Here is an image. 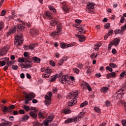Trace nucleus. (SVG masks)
Masks as SVG:
<instances>
[{
    "label": "nucleus",
    "instance_id": "obj_1",
    "mask_svg": "<svg viewBox=\"0 0 126 126\" xmlns=\"http://www.w3.org/2000/svg\"><path fill=\"white\" fill-rule=\"evenodd\" d=\"M77 96H78V93L77 92H71L70 93L69 97L70 99H72V100H71V102L68 103V106L72 107L74 104L77 103V100L76 99V97H77Z\"/></svg>",
    "mask_w": 126,
    "mask_h": 126
},
{
    "label": "nucleus",
    "instance_id": "obj_2",
    "mask_svg": "<svg viewBox=\"0 0 126 126\" xmlns=\"http://www.w3.org/2000/svg\"><path fill=\"white\" fill-rule=\"evenodd\" d=\"M19 65L21 68H30L33 66V63L30 61V57H28L25 63H20Z\"/></svg>",
    "mask_w": 126,
    "mask_h": 126
},
{
    "label": "nucleus",
    "instance_id": "obj_3",
    "mask_svg": "<svg viewBox=\"0 0 126 126\" xmlns=\"http://www.w3.org/2000/svg\"><path fill=\"white\" fill-rule=\"evenodd\" d=\"M121 40L118 38H114L113 41H112L111 42L109 43L108 45V50H111L112 47L113 46H115V47H117L120 44V41Z\"/></svg>",
    "mask_w": 126,
    "mask_h": 126
},
{
    "label": "nucleus",
    "instance_id": "obj_4",
    "mask_svg": "<svg viewBox=\"0 0 126 126\" xmlns=\"http://www.w3.org/2000/svg\"><path fill=\"white\" fill-rule=\"evenodd\" d=\"M94 5H95V4L94 3H91V2H89L87 4V12H88L89 13H91L92 14H94L95 12H94Z\"/></svg>",
    "mask_w": 126,
    "mask_h": 126
},
{
    "label": "nucleus",
    "instance_id": "obj_5",
    "mask_svg": "<svg viewBox=\"0 0 126 126\" xmlns=\"http://www.w3.org/2000/svg\"><path fill=\"white\" fill-rule=\"evenodd\" d=\"M52 92H50L45 95V104L47 106H50L51 105V98H52Z\"/></svg>",
    "mask_w": 126,
    "mask_h": 126
},
{
    "label": "nucleus",
    "instance_id": "obj_6",
    "mask_svg": "<svg viewBox=\"0 0 126 126\" xmlns=\"http://www.w3.org/2000/svg\"><path fill=\"white\" fill-rule=\"evenodd\" d=\"M15 43L17 46H20L23 44V39L22 35H17L15 37Z\"/></svg>",
    "mask_w": 126,
    "mask_h": 126
},
{
    "label": "nucleus",
    "instance_id": "obj_7",
    "mask_svg": "<svg viewBox=\"0 0 126 126\" xmlns=\"http://www.w3.org/2000/svg\"><path fill=\"white\" fill-rule=\"evenodd\" d=\"M75 45H76V42H73L70 44L61 42L60 43V47L62 49H66L67 48H70V47H73V46H75Z\"/></svg>",
    "mask_w": 126,
    "mask_h": 126
},
{
    "label": "nucleus",
    "instance_id": "obj_8",
    "mask_svg": "<svg viewBox=\"0 0 126 126\" xmlns=\"http://www.w3.org/2000/svg\"><path fill=\"white\" fill-rule=\"evenodd\" d=\"M9 50V45H6L3 47L2 49H0V56H2L4 55H6Z\"/></svg>",
    "mask_w": 126,
    "mask_h": 126
},
{
    "label": "nucleus",
    "instance_id": "obj_9",
    "mask_svg": "<svg viewBox=\"0 0 126 126\" xmlns=\"http://www.w3.org/2000/svg\"><path fill=\"white\" fill-rule=\"evenodd\" d=\"M83 117H84V112L80 113L78 116L73 118L74 120V123H78L79 121L81 120V118H83Z\"/></svg>",
    "mask_w": 126,
    "mask_h": 126
},
{
    "label": "nucleus",
    "instance_id": "obj_10",
    "mask_svg": "<svg viewBox=\"0 0 126 126\" xmlns=\"http://www.w3.org/2000/svg\"><path fill=\"white\" fill-rule=\"evenodd\" d=\"M62 7L64 12H68L69 11V6H68L67 2H63Z\"/></svg>",
    "mask_w": 126,
    "mask_h": 126
},
{
    "label": "nucleus",
    "instance_id": "obj_11",
    "mask_svg": "<svg viewBox=\"0 0 126 126\" xmlns=\"http://www.w3.org/2000/svg\"><path fill=\"white\" fill-rule=\"evenodd\" d=\"M75 82V79L74 77L73 76H70V78L68 80H67V82H66L65 85H72L73 83Z\"/></svg>",
    "mask_w": 126,
    "mask_h": 126
},
{
    "label": "nucleus",
    "instance_id": "obj_12",
    "mask_svg": "<svg viewBox=\"0 0 126 126\" xmlns=\"http://www.w3.org/2000/svg\"><path fill=\"white\" fill-rule=\"evenodd\" d=\"M81 87H82L83 89H86V88H87L88 91H92L91 87H90L89 84L86 83V82H83V83L81 84Z\"/></svg>",
    "mask_w": 126,
    "mask_h": 126
},
{
    "label": "nucleus",
    "instance_id": "obj_13",
    "mask_svg": "<svg viewBox=\"0 0 126 126\" xmlns=\"http://www.w3.org/2000/svg\"><path fill=\"white\" fill-rule=\"evenodd\" d=\"M35 97H36V95L33 93H31L29 94L26 95V99L29 100V101H31L32 99H34Z\"/></svg>",
    "mask_w": 126,
    "mask_h": 126
},
{
    "label": "nucleus",
    "instance_id": "obj_14",
    "mask_svg": "<svg viewBox=\"0 0 126 126\" xmlns=\"http://www.w3.org/2000/svg\"><path fill=\"white\" fill-rule=\"evenodd\" d=\"M116 75H117V74H116V72H112L108 73L106 75V77L108 79H110V78H115V77H116Z\"/></svg>",
    "mask_w": 126,
    "mask_h": 126
},
{
    "label": "nucleus",
    "instance_id": "obj_15",
    "mask_svg": "<svg viewBox=\"0 0 126 126\" xmlns=\"http://www.w3.org/2000/svg\"><path fill=\"white\" fill-rule=\"evenodd\" d=\"M32 62L34 63H41V59L37 57H33L32 58Z\"/></svg>",
    "mask_w": 126,
    "mask_h": 126
},
{
    "label": "nucleus",
    "instance_id": "obj_16",
    "mask_svg": "<svg viewBox=\"0 0 126 126\" xmlns=\"http://www.w3.org/2000/svg\"><path fill=\"white\" fill-rule=\"evenodd\" d=\"M76 38H78L79 42H84L86 40V37L84 35L76 34Z\"/></svg>",
    "mask_w": 126,
    "mask_h": 126
},
{
    "label": "nucleus",
    "instance_id": "obj_17",
    "mask_svg": "<svg viewBox=\"0 0 126 126\" xmlns=\"http://www.w3.org/2000/svg\"><path fill=\"white\" fill-rule=\"evenodd\" d=\"M57 32L59 34V33H61L62 30H63V25H62V23H58L57 25Z\"/></svg>",
    "mask_w": 126,
    "mask_h": 126
},
{
    "label": "nucleus",
    "instance_id": "obj_18",
    "mask_svg": "<svg viewBox=\"0 0 126 126\" xmlns=\"http://www.w3.org/2000/svg\"><path fill=\"white\" fill-rule=\"evenodd\" d=\"M123 92H124V89H120L118 92L117 98L118 99H121V98L123 97V94H124Z\"/></svg>",
    "mask_w": 126,
    "mask_h": 126
},
{
    "label": "nucleus",
    "instance_id": "obj_19",
    "mask_svg": "<svg viewBox=\"0 0 126 126\" xmlns=\"http://www.w3.org/2000/svg\"><path fill=\"white\" fill-rule=\"evenodd\" d=\"M63 75V73H61L60 75H58V74H56L55 75V76H52L51 79V82H54V81H56V79L57 78H59V77H61L62 75Z\"/></svg>",
    "mask_w": 126,
    "mask_h": 126
},
{
    "label": "nucleus",
    "instance_id": "obj_20",
    "mask_svg": "<svg viewBox=\"0 0 126 126\" xmlns=\"http://www.w3.org/2000/svg\"><path fill=\"white\" fill-rule=\"evenodd\" d=\"M67 76L63 75L61 79V82L63 84H66V82L67 81Z\"/></svg>",
    "mask_w": 126,
    "mask_h": 126
},
{
    "label": "nucleus",
    "instance_id": "obj_21",
    "mask_svg": "<svg viewBox=\"0 0 126 126\" xmlns=\"http://www.w3.org/2000/svg\"><path fill=\"white\" fill-rule=\"evenodd\" d=\"M34 48H35V44H30L29 46H24L25 50H34Z\"/></svg>",
    "mask_w": 126,
    "mask_h": 126
},
{
    "label": "nucleus",
    "instance_id": "obj_22",
    "mask_svg": "<svg viewBox=\"0 0 126 126\" xmlns=\"http://www.w3.org/2000/svg\"><path fill=\"white\" fill-rule=\"evenodd\" d=\"M44 14L49 19H52L53 18V14L50 11H47L45 12Z\"/></svg>",
    "mask_w": 126,
    "mask_h": 126
},
{
    "label": "nucleus",
    "instance_id": "obj_23",
    "mask_svg": "<svg viewBox=\"0 0 126 126\" xmlns=\"http://www.w3.org/2000/svg\"><path fill=\"white\" fill-rule=\"evenodd\" d=\"M2 111L4 114H6V113H8L9 111H10V108H8L5 106H3L1 107Z\"/></svg>",
    "mask_w": 126,
    "mask_h": 126
},
{
    "label": "nucleus",
    "instance_id": "obj_24",
    "mask_svg": "<svg viewBox=\"0 0 126 126\" xmlns=\"http://www.w3.org/2000/svg\"><path fill=\"white\" fill-rule=\"evenodd\" d=\"M31 117H32L33 119H36L37 118V114H36V111L31 110L30 112Z\"/></svg>",
    "mask_w": 126,
    "mask_h": 126
},
{
    "label": "nucleus",
    "instance_id": "obj_25",
    "mask_svg": "<svg viewBox=\"0 0 126 126\" xmlns=\"http://www.w3.org/2000/svg\"><path fill=\"white\" fill-rule=\"evenodd\" d=\"M50 36H51V37H53V38H55L56 36H59L60 35V33L58 32L53 31L51 33L49 34Z\"/></svg>",
    "mask_w": 126,
    "mask_h": 126
},
{
    "label": "nucleus",
    "instance_id": "obj_26",
    "mask_svg": "<svg viewBox=\"0 0 126 126\" xmlns=\"http://www.w3.org/2000/svg\"><path fill=\"white\" fill-rule=\"evenodd\" d=\"M62 113H63L65 115L67 114H70L71 113V110L68 108L64 109L62 110Z\"/></svg>",
    "mask_w": 126,
    "mask_h": 126
},
{
    "label": "nucleus",
    "instance_id": "obj_27",
    "mask_svg": "<svg viewBox=\"0 0 126 126\" xmlns=\"http://www.w3.org/2000/svg\"><path fill=\"white\" fill-rule=\"evenodd\" d=\"M58 23V21H57V20H55V19H53L51 21H50V25L51 26H55V25H57Z\"/></svg>",
    "mask_w": 126,
    "mask_h": 126
},
{
    "label": "nucleus",
    "instance_id": "obj_28",
    "mask_svg": "<svg viewBox=\"0 0 126 126\" xmlns=\"http://www.w3.org/2000/svg\"><path fill=\"white\" fill-rule=\"evenodd\" d=\"M48 7L50 9V10H51V11H53V13H57V10H56V8H55V7H54V6L49 5L48 6Z\"/></svg>",
    "mask_w": 126,
    "mask_h": 126
},
{
    "label": "nucleus",
    "instance_id": "obj_29",
    "mask_svg": "<svg viewBox=\"0 0 126 126\" xmlns=\"http://www.w3.org/2000/svg\"><path fill=\"white\" fill-rule=\"evenodd\" d=\"M54 118H55V115H54V114H51L48 116V118H47V121H48V122H52Z\"/></svg>",
    "mask_w": 126,
    "mask_h": 126
},
{
    "label": "nucleus",
    "instance_id": "obj_30",
    "mask_svg": "<svg viewBox=\"0 0 126 126\" xmlns=\"http://www.w3.org/2000/svg\"><path fill=\"white\" fill-rule=\"evenodd\" d=\"M47 73H48V74H50L51 75V73L53 72V69L51 67H48L46 68V71Z\"/></svg>",
    "mask_w": 126,
    "mask_h": 126
},
{
    "label": "nucleus",
    "instance_id": "obj_31",
    "mask_svg": "<svg viewBox=\"0 0 126 126\" xmlns=\"http://www.w3.org/2000/svg\"><path fill=\"white\" fill-rule=\"evenodd\" d=\"M74 121L73 118L68 119L65 121L64 124H70V123H73Z\"/></svg>",
    "mask_w": 126,
    "mask_h": 126
},
{
    "label": "nucleus",
    "instance_id": "obj_32",
    "mask_svg": "<svg viewBox=\"0 0 126 126\" xmlns=\"http://www.w3.org/2000/svg\"><path fill=\"white\" fill-rule=\"evenodd\" d=\"M108 90H109V88L103 87L101 89L100 91L103 93H106V92H108Z\"/></svg>",
    "mask_w": 126,
    "mask_h": 126
},
{
    "label": "nucleus",
    "instance_id": "obj_33",
    "mask_svg": "<svg viewBox=\"0 0 126 126\" xmlns=\"http://www.w3.org/2000/svg\"><path fill=\"white\" fill-rule=\"evenodd\" d=\"M16 28H17V27L15 26L12 30H10L8 33L9 34H13V33H15Z\"/></svg>",
    "mask_w": 126,
    "mask_h": 126
},
{
    "label": "nucleus",
    "instance_id": "obj_34",
    "mask_svg": "<svg viewBox=\"0 0 126 126\" xmlns=\"http://www.w3.org/2000/svg\"><path fill=\"white\" fill-rule=\"evenodd\" d=\"M86 31L84 30L83 28H79V34H85Z\"/></svg>",
    "mask_w": 126,
    "mask_h": 126
},
{
    "label": "nucleus",
    "instance_id": "obj_35",
    "mask_svg": "<svg viewBox=\"0 0 126 126\" xmlns=\"http://www.w3.org/2000/svg\"><path fill=\"white\" fill-rule=\"evenodd\" d=\"M125 76H126V71H123L120 75V79H122V78H124Z\"/></svg>",
    "mask_w": 126,
    "mask_h": 126
},
{
    "label": "nucleus",
    "instance_id": "obj_36",
    "mask_svg": "<svg viewBox=\"0 0 126 126\" xmlns=\"http://www.w3.org/2000/svg\"><path fill=\"white\" fill-rule=\"evenodd\" d=\"M26 59H24V58H19L18 59V62L19 63H25V62H26Z\"/></svg>",
    "mask_w": 126,
    "mask_h": 126
},
{
    "label": "nucleus",
    "instance_id": "obj_37",
    "mask_svg": "<svg viewBox=\"0 0 126 126\" xmlns=\"http://www.w3.org/2000/svg\"><path fill=\"white\" fill-rule=\"evenodd\" d=\"M50 75H51L50 74L45 72V73L42 75V77L43 78H49L50 77Z\"/></svg>",
    "mask_w": 126,
    "mask_h": 126
},
{
    "label": "nucleus",
    "instance_id": "obj_38",
    "mask_svg": "<svg viewBox=\"0 0 126 126\" xmlns=\"http://www.w3.org/2000/svg\"><path fill=\"white\" fill-rule=\"evenodd\" d=\"M97 56L98 54L97 53H94L91 54V58L93 59H96Z\"/></svg>",
    "mask_w": 126,
    "mask_h": 126
},
{
    "label": "nucleus",
    "instance_id": "obj_39",
    "mask_svg": "<svg viewBox=\"0 0 126 126\" xmlns=\"http://www.w3.org/2000/svg\"><path fill=\"white\" fill-rule=\"evenodd\" d=\"M94 111L98 114H101V109L98 107H94Z\"/></svg>",
    "mask_w": 126,
    "mask_h": 126
},
{
    "label": "nucleus",
    "instance_id": "obj_40",
    "mask_svg": "<svg viewBox=\"0 0 126 126\" xmlns=\"http://www.w3.org/2000/svg\"><path fill=\"white\" fill-rule=\"evenodd\" d=\"M30 33L32 36L34 35H37V32L34 29H32L30 31Z\"/></svg>",
    "mask_w": 126,
    "mask_h": 126
},
{
    "label": "nucleus",
    "instance_id": "obj_41",
    "mask_svg": "<svg viewBox=\"0 0 126 126\" xmlns=\"http://www.w3.org/2000/svg\"><path fill=\"white\" fill-rule=\"evenodd\" d=\"M24 110H25L26 112H29L30 111V107L27 105H24L23 107Z\"/></svg>",
    "mask_w": 126,
    "mask_h": 126
},
{
    "label": "nucleus",
    "instance_id": "obj_42",
    "mask_svg": "<svg viewBox=\"0 0 126 126\" xmlns=\"http://www.w3.org/2000/svg\"><path fill=\"white\" fill-rule=\"evenodd\" d=\"M18 29H19V30H23L24 28H25V27L23 25H19L17 27Z\"/></svg>",
    "mask_w": 126,
    "mask_h": 126
},
{
    "label": "nucleus",
    "instance_id": "obj_43",
    "mask_svg": "<svg viewBox=\"0 0 126 126\" xmlns=\"http://www.w3.org/2000/svg\"><path fill=\"white\" fill-rule=\"evenodd\" d=\"M87 105H88V102L85 101L81 104L80 107H81V108H83V107H84V106H87Z\"/></svg>",
    "mask_w": 126,
    "mask_h": 126
},
{
    "label": "nucleus",
    "instance_id": "obj_44",
    "mask_svg": "<svg viewBox=\"0 0 126 126\" xmlns=\"http://www.w3.org/2000/svg\"><path fill=\"white\" fill-rule=\"evenodd\" d=\"M5 126H12V123L9 122V121H7L4 123Z\"/></svg>",
    "mask_w": 126,
    "mask_h": 126
},
{
    "label": "nucleus",
    "instance_id": "obj_45",
    "mask_svg": "<svg viewBox=\"0 0 126 126\" xmlns=\"http://www.w3.org/2000/svg\"><path fill=\"white\" fill-rule=\"evenodd\" d=\"M73 71L74 73H76V74H78V73L80 72V70H79V69H78L77 68H73Z\"/></svg>",
    "mask_w": 126,
    "mask_h": 126
},
{
    "label": "nucleus",
    "instance_id": "obj_46",
    "mask_svg": "<svg viewBox=\"0 0 126 126\" xmlns=\"http://www.w3.org/2000/svg\"><path fill=\"white\" fill-rule=\"evenodd\" d=\"M109 66H110V67H112L113 68H115V67H117L118 65H117V64H116L115 63H109Z\"/></svg>",
    "mask_w": 126,
    "mask_h": 126
},
{
    "label": "nucleus",
    "instance_id": "obj_47",
    "mask_svg": "<svg viewBox=\"0 0 126 126\" xmlns=\"http://www.w3.org/2000/svg\"><path fill=\"white\" fill-rule=\"evenodd\" d=\"M77 67H78V68L81 69V68H83V64L81 63H79L77 64Z\"/></svg>",
    "mask_w": 126,
    "mask_h": 126
},
{
    "label": "nucleus",
    "instance_id": "obj_48",
    "mask_svg": "<svg viewBox=\"0 0 126 126\" xmlns=\"http://www.w3.org/2000/svg\"><path fill=\"white\" fill-rule=\"evenodd\" d=\"M29 119V116L26 115V116L23 117V118H22V120L23 121H27V120H28Z\"/></svg>",
    "mask_w": 126,
    "mask_h": 126
},
{
    "label": "nucleus",
    "instance_id": "obj_49",
    "mask_svg": "<svg viewBox=\"0 0 126 126\" xmlns=\"http://www.w3.org/2000/svg\"><path fill=\"white\" fill-rule=\"evenodd\" d=\"M121 32H122V31H121V30L119 29H117L114 31V33L115 34V35H117V34H120Z\"/></svg>",
    "mask_w": 126,
    "mask_h": 126
},
{
    "label": "nucleus",
    "instance_id": "obj_50",
    "mask_svg": "<svg viewBox=\"0 0 126 126\" xmlns=\"http://www.w3.org/2000/svg\"><path fill=\"white\" fill-rule=\"evenodd\" d=\"M106 70H108L109 71H110V72H112V71H113V69L109 66H107L106 67Z\"/></svg>",
    "mask_w": 126,
    "mask_h": 126
},
{
    "label": "nucleus",
    "instance_id": "obj_51",
    "mask_svg": "<svg viewBox=\"0 0 126 126\" xmlns=\"http://www.w3.org/2000/svg\"><path fill=\"white\" fill-rule=\"evenodd\" d=\"M105 105L107 107H109L111 105V102L109 101L108 100H106L105 101Z\"/></svg>",
    "mask_w": 126,
    "mask_h": 126
},
{
    "label": "nucleus",
    "instance_id": "obj_52",
    "mask_svg": "<svg viewBox=\"0 0 126 126\" xmlns=\"http://www.w3.org/2000/svg\"><path fill=\"white\" fill-rule=\"evenodd\" d=\"M121 124H122L123 126H126V120H123L121 121Z\"/></svg>",
    "mask_w": 126,
    "mask_h": 126
},
{
    "label": "nucleus",
    "instance_id": "obj_53",
    "mask_svg": "<svg viewBox=\"0 0 126 126\" xmlns=\"http://www.w3.org/2000/svg\"><path fill=\"white\" fill-rule=\"evenodd\" d=\"M50 64L52 66H56V63H55V62L53 61H51L50 62Z\"/></svg>",
    "mask_w": 126,
    "mask_h": 126
},
{
    "label": "nucleus",
    "instance_id": "obj_54",
    "mask_svg": "<svg viewBox=\"0 0 126 126\" xmlns=\"http://www.w3.org/2000/svg\"><path fill=\"white\" fill-rule=\"evenodd\" d=\"M12 69H14V70H17L18 66L17 65H12Z\"/></svg>",
    "mask_w": 126,
    "mask_h": 126
},
{
    "label": "nucleus",
    "instance_id": "obj_55",
    "mask_svg": "<svg viewBox=\"0 0 126 126\" xmlns=\"http://www.w3.org/2000/svg\"><path fill=\"white\" fill-rule=\"evenodd\" d=\"M120 104H123L124 105V109H125V110L126 111V102H124V101H120Z\"/></svg>",
    "mask_w": 126,
    "mask_h": 126
},
{
    "label": "nucleus",
    "instance_id": "obj_56",
    "mask_svg": "<svg viewBox=\"0 0 126 126\" xmlns=\"http://www.w3.org/2000/svg\"><path fill=\"white\" fill-rule=\"evenodd\" d=\"M5 13H6V11H5V10H2L1 12V16H4L5 15Z\"/></svg>",
    "mask_w": 126,
    "mask_h": 126
},
{
    "label": "nucleus",
    "instance_id": "obj_57",
    "mask_svg": "<svg viewBox=\"0 0 126 126\" xmlns=\"http://www.w3.org/2000/svg\"><path fill=\"white\" fill-rule=\"evenodd\" d=\"M51 122H49V121H48V119H47L45 121H44L43 122L45 126H48V124H49V123H50Z\"/></svg>",
    "mask_w": 126,
    "mask_h": 126
},
{
    "label": "nucleus",
    "instance_id": "obj_58",
    "mask_svg": "<svg viewBox=\"0 0 126 126\" xmlns=\"http://www.w3.org/2000/svg\"><path fill=\"white\" fill-rule=\"evenodd\" d=\"M39 118L44 119V116H43V113L39 112L38 114Z\"/></svg>",
    "mask_w": 126,
    "mask_h": 126
},
{
    "label": "nucleus",
    "instance_id": "obj_59",
    "mask_svg": "<svg viewBox=\"0 0 126 126\" xmlns=\"http://www.w3.org/2000/svg\"><path fill=\"white\" fill-rule=\"evenodd\" d=\"M75 23H77V24H80V23H81V22H82V21H81V20L76 19L75 20Z\"/></svg>",
    "mask_w": 126,
    "mask_h": 126
},
{
    "label": "nucleus",
    "instance_id": "obj_60",
    "mask_svg": "<svg viewBox=\"0 0 126 126\" xmlns=\"http://www.w3.org/2000/svg\"><path fill=\"white\" fill-rule=\"evenodd\" d=\"M113 35V30H110L109 31H108V36H112Z\"/></svg>",
    "mask_w": 126,
    "mask_h": 126
},
{
    "label": "nucleus",
    "instance_id": "obj_61",
    "mask_svg": "<svg viewBox=\"0 0 126 126\" xmlns=\"http://www.w3.org/2000/svg\"><path fill=\"white\" fill-rule=\"evenodd\" d=\"M121 30L122 31H125V30H126V24L124 26L122 27Z\"/></svg>",
    "mask_w": 126,
    "mask_h": 126
},
{
    "label": "nucleus",
    "instance_id": "obj_62",
    "mask_svg": "<svg viewBox=\"0 0 126 126\" xmlns=\"http://www.w3.org/2000/svg\"><path fill=\"white\" fill-rule=\"evenodd\" d=\"M40 125V123L38 122H35L33 123V126H38Z\"/></svg>",
    "mask_w": 126,
    "mask_h": 126
},
{
    "label": "nucleus",
    "instance_id": "obj_63",
    "mask_svg": "<svg viewBox=\"0 0 126 126\" xmlns=\"http://www.w3.org/2000/svg\"><path fill=\"white\" fill-rule=\"evenodd\" d=\"M87 74H90L91 73V68L89 67L86 72Z\"/></svg>",
    "mask_w": 126,
    "mask_h": 126
},
{
    "label": "nucleus",
    "instance_id": "obj_64",
    "mask_svg": "<svg viewBox=\"0 0 126 126\" xmlns=\"http://www.w3.org/2000/svg\"><path fill=\"white\" fill-rule=\"evenodd\" d=\"M120 22V23H124V22H125V18H124V17H122L121 18Z\"/></svg>",
    "mask_w": 126,
    "mask_h": 126
}]
</instances>
